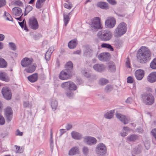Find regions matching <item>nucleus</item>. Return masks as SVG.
<instances>
[{
	"label": "nucleus",
	"mask_w": 156,
	"mask_h": 156,
	"mask_svg": "<svg viewBox=\"0 0 156 156\" xmlns=\"http://www.w3.org/2000/svg\"><path fill=\"white\" fill-rule=\"evenodd\" d=\"M107 2L112 5H115L117 4V2L115 0H107Z\"/></svg>",
	"instance_id": "603ef678"
},
{
	"label": "nucleus",
	"mask_w": 156,
	"mask_h": 156,
	"mask_svg": "<svg viewBox=\"0 0 156 156\" xmlns=\"http://www.w3.org/2000/svg\"><path fill=\"white\" fill-rule=\"evenodd\" d=\"M101 46L102 48L109 49L112 51H113L114 50L112 46L109 44L103 43L101 44Z\"/></svg>",
	"instance_id": "2f4dec72"
},
{
	"label": "nucleus",
	"mask_w": 156,
	"mask_h": 156,
	"mask_svg": "<svg viewBox=\"0 0 156 156\" xmlns=\"http://www.w3.org/2000/svg\"><path fill=\"white\" fill-rule=\"evenodd\" d=\"M4 16L6 17V20L11 21L12 22L13 21L12 18L9 13L6 12H4Z\"/></svg>",
	"instance_id": "4c0bfd02"
},
{
	"label": "nucleus",
	"mask_w": 156,
	"mask_h": 156,
	"mask_svg": "<svg viewBox=\"0 0 156 156\" xmlns=\"http://www.w3.org/2000/svg\"><path fill=\"white\" fill-rule=\"evenodd\" d=\"M5 0H0V8L4 6L5 5Z\"/></svg>",
	"instance_id": "680f3d73"
},
{
	"label": "nucleus",
	"mask_w": 156,
	"mask_h": 156,
	"mask_svg": "<svg viewBox=\"0 0 156 156\" xmlns=\"http://www.w3.org/2000/svg\"><path fill=\"white\" fill-rule=\"evenodd\" d=\"M93 68L96 71L101 73L105 71L106 67L103 64H96L94 65Z\"/></svg>",
	"instance_id": "dca6fc26"
},
{
	"label": "nucleus",
	"mask_w": 156,
	"mask_h": 156,
	"mask_svg": "<svg viewBox=\"0 0 156 156\" xmlns=\"http://www.w3.org/2000/svg\"><path fill=\"white\" fill-rule=\"evenodd\" d=\"M91 28L95 30L102 28L100 23V19L98 17H96L91 20Z\"/></svg>",
	"instance_id": "20e7f679"
},
{
	"label": "nucleus",
	"mask_w": 156,
	"mask_h": 156,
	"mask_svg": "<svg viewBox=\"0 0 156 156\" xmlns=\"http://www.w3.org/2000/svg\"><path fill=\"white\" fill-rule=\"evenodd\" d=\"M9 44L10 48L12 50L14 51L16 49V46L14 43L12 42H10L9 43Z\"/></svg>",
	"instance_id": "c03bdc74"
},
{
	"label": "nucleus",
	"mask_w": 156,
	"mask_h": 156,
	"mask_svg": "<svg viewBox=\"0 0 156 156\" xmlns=\"http://www.w3.org/2000/svg\"><path fill=\"white\" fill-rule=\"evenodd\" d=\"M5 116L7 121L10 122L12 118V112L11 108L9 107H7L5 110Z\"/></svg>",
	"instance_id": "ddd939ff"
},
{
	"label": "nucleus",
	"mask_w": 156,
	"mask_h": 156,
	"mask_svg": "<svg viewBox=\"0 0 156 156\" xmlns=\"http://www.w3.org/2000/svg\"><path fill=\"white\" fill-rule=\"evenodd\" d=\"M107 151L106 146L102 143L98 144L95 148L96 154L99 156H102L105 155Z\"/></svg>",
	"instance_id": "423d86ee"
},
{
	"label": "nucleus",
	"mask_w": 156,
	"mask_h": 156,
	"mask_svg": "<svg viewBox=\"0 0 156 156\" xmlns=\"http://www.w3.org/2000/svg\"><path fill=\"white\" fill-rule=\"evenodd\" d=\"M66 94L68 97H71L73 96L74 93L73 91L69 90L66 93Z\"/></svg>",
	"instance_id": "a18cd8bd"
},
{
	"label": "nucleus",
	"mask_w": 156,
	"mask_h": 156,
	"mask_svg": "<svg viewBox=\"0 0 156 156\" xmlns=\"http://www.w3.org/2000/svg\"><path fill=\"white\" fill-rule=\"evenodd\" d=\"M114 112V110L110 111L105 114L104 115V117L106 119H111L113 117Z\"/></svg>",
	"instance_id": "bb28decb"
},
{
	"label": "nucleus",
	"mask_w": 156,
	"mask_h": 156,
	"mask_svg": "<svg viewBox=\"0 0 156 156\" xmlns=\"http://www.w3.org/2000/svg\"><path fill=\"white\" fill-rule=\"evenodd\" d=\"M72 76L71 72L66 69L62 70L60 73L59 78L61 80L68 79Z\"/></svg>",
	"instance_id": "0eeeda50"
},
{
	"label": "nucleus",
	"mask_w": 156,
	"mask_h": 156,
	"mask_svg": "<svg viewBox=\"0 0 156 156\" xmlns=\"http://www.w3.org/2000/svg\"><path fill=\"white\" fill-rule=\"evenodd\" d=\"M76 82L77 85H80L83 83L82 80L80 78H78L76 79Z\"/></svg>",
	"instance_id": "4d7b16f0"
},
{
	"label": "nucleus",
	"mask_w": 156,
	"mask_h": 156,
	"mask_svg": "<svg viewBox=\"0 0 156 156\" xmlns=\"http://www.w3.org/2000/svg\"><path fill=\"white\" fill-rule=\"evenodd\" d=\"M32 9L33 7L32 6H30V5H27L26 7V8L25 9L24 16H25L27 15L28 13L32 10Z\"/></svg>",
	"instance_id": "f704fd0d"
},
{
	"label": "nucleus",
	"mask_w": 156,
	"mask_h": 156,
	"mask_svg": "<svg viewBox=\"0 0 156 156\" xmlns=\"http://www.w3.org/2000/svg\"><path fill=\"white\" fill-rule=\"evenodd\" d=\"M108 82V80L105 78H102L100 79L99 81V84L101 85H104Z\"/></svg>",
	"instance_id": "72a5a7b5"
},
{
	"label": "nucleus",
	"mask_w": 156,
	"mask_h": 156,
	"mask_svg": "<svg viewBox=\"0 0 156 156\" xmlns=\"http://www.w3.org/2000/svg\"><path fill=\"white\" fill-rule=\"evenodd\" d=\"M120 134L122 136H125L127 135V133L126 132H122L120 133Z\"/></svg>",
	"instance_id": "774afa93"
},
{
	"label": "nucleus",
	"mask_w": 156,
	"mask_h": 156,
	"mask_svg": "<svg viewBox=\"0 0 156 156\" xmlns=\"http://www.w3.org/2000/svg\"><path fill=\"white\" fill-rule=\"evenodd\" d=\"M32 62V58H25L21 61V65L23 67H26L31 65Z\"/></svg>",
	"instance_id": "2eb2a0df"
},
{
	"label": "nucleus",
	"mask_w": 156,
	"mask_h": 156,
	"mask_svg": "<svg viewBox=\"0 0 156 156\" xmlns=\"http://www.w3.org/2000/svg\"><path fill=\"white\" fill-rule=\"evenodd\" d=\"M127 82L129 83H132L133 82V79L131 76H129L127 78Z\"/></svg>",
	"instance_id": "864d4df0"
},
{
	"label": "nucleus",
	"mask_w": 156,
	"mask_h": 156,
	"mask_svg": "<svg viewBox=\"0 0 156 156\" xmlns=\"http://www.w3.org/2000/svg\"><path fill=\"white\" fill-rule=\"evenodd\" d=\"M28 80L32 83H34L37 81L38 79L37 74L34 73L27 77Z\"/></svg>",
	"instance_id": "5701e85b"
},
{
	"label": "nucleus",
	"mask_w": 156,
	"mask_h": 156,
	"mask_svg": "<svg viewBox=\"0 0 156 156\" xmlns=\"http://www.w3.org/2000/svg\"><path fill=\"white\" fill-rule=\"evenodd\" d=\"M7 66V64L3 58H0V68H5Z\"/></svg>",
	"instance_id": "c85d7f7f"
},
{
	"label": "nucleus",
	"mask_w": 156,
	"mask_h": 156,
	"mask_svg": "<svg viewBox=\"0 0 156 156\" xmlns=\"http://www.w3.org/2000/svg\"><path fill=\"white\" fill-rule=\"evenodd\" d=\"M97 36L101 40L105 41L111 39L112 36V34L109 30H102L99 31L98 33Z\"/></svg>",
	"instance_id": "7ed1b4c3"
},
{
	"label": "nucleus",
	"mask_w": 156,
	"mask_h": 156,
	"mask_svg": "<svg viewBox=\"0 0 156 156\" xmlns=\"http://www.w3.org/2000/svg\"><path fill=\"white\" fill-rule=\"evenodd\" d=\"M132 152L133 153L136 154H137L140 153V149H138L137 148H134Z\"/></svg>",
	"instance_id": "8fccbe9b"
},
{
	"label": "nucleus",
	"mask_w": 156,
	"mask_h": 156,
	"mask_svg": "<svg viewBox=\"0 0 156 156\" xmlns=\"http://www.w3.org/2000/svg\"><path fill=\"white\" fill-rule=\"evenodd\" d=\"M64 7L68 9H70L72 7V5L71 4H68L67 3H65L64 4Z\"/></svg>",
	"instance_id": "3c124183"
},
{
	"label": "nucleus",
	"mask_w": 156,
	"mask_h": 156,
	"mask_svg": "<svg viewBox=\"0 0 156 156\" xmlns=\"http://www.w3.org/2000/svg\"><path fill=\"white\" fill-rule=\"evenodd\" d=\"M70 13H69L68 14L65 15L63 14L64 18V23L65 26H66L68 23L70 18H69V15Z\"/></svg>",
	"instance_id": "cd10ccee"
},
{
	"label": "nucleus",
	"mask_w": 156,
	"mask_h": 156,
	"mask_svg": "<svg viewBox=\"0 0 156 156\" xmlns=\"http://www.w3.org/2000/svg\"><path fill=\"white\" fill-rule=\"evenodd\" d=\"M5 123V121L4 118L0 115V125H4Z\"/></svg>",
	"instance_id": "49530a36"
},
{
	"label": "nucleus",
	"mask_w": 156,
	"mask_h": 156,
	"mask_svg": "<svg viewBox=\"0 0 156 156\" xmlns=\"http://www.w3.org/2000/svg\"><path fill=\"white\" fill-rule=\"evenodd\" d=\"M79 153V149L78 147H73L69 151V154L72 156Z\"/></svg>",
	"instance_id": "412c9836"
},
{
	"label": "nucleus",
	"mask_w": 156,
	"mask_h": 156,
	"mask_svg": "<svg viewBox=\"0 0 156 156\" xmlns=\"http://www.w3.org/2000/svg\"><path fill=\"white\" fill-rule=\"evenodd\" d=\"M0 80L5 82H8L9 78L5 72H0Z\"/></svg>",
	"instance_id": "4be33fe9"
},
{
	"label": "nucleus",
	"mask_w": 156,
	"mask_h": 156,
	"mask_svg": "<svg viewBox=\"0 0 156 156\" xmlns=\"http://www.w3.org/2000/svg\"><path fill=\"white\" fill-rule=\"evenodd\" d=\"M92 51L90 48H88L86 50H85L84 51V53L86 55H87L89 54Z\"/></svg>",
	"instance_id": "052dcab7"
},
{
	"label": "nucleus",
	"mask_w": 156,
	"mask_h": 156,
	"mask_svg": "<svg viewBox=\"0 0 156 156\" xmlns=\"http://www.w3.org/2000/svg\"><path fill=\"white\" fill-rule=\"evenodd\" d=\"M126 67H127L130 68V62L129 61V58H127L126 59Z\"/></svg>",
	"instance_id": "6e6d98bb"
},
{
	"label": "nucleus",
	"mask_w": 156,
	"mask_h": 156,
	"mask_svg": "<svg viewBox=\"0 0 156 156\" xmlns=\"http://www.w3.org/2000/svg\"><path fill=\"white\" fill-rule=\"evenodd\" d=\"M73 68V64L71 62L69 61L66 64L65 66V69L68 70H69L71 72V70Z\"/></svg>",
	"instance_id": "7c9ffc66"
},
{
	"label": "nucleus",
	"mask_w": 156,
	"mask_h": 156,
	"mask_svg": "<svg viewBox=\"0 0 156 156\" xmlns=\"http://www.w3.org/2000/svg\"><path fill=\"white\" fill-rule=\"evenodd\" d=\"M16 134L17 136H21L23 135V133L22 132H20L19 129H18L16 130Z\"/></svg>",
	"instance_id": "0e129e2a"
},
{
	"label": "nucleus",
	"mask_w": 156,
	"mask_h": 156,
	"mask_svg": "<svg viewBox=\"0 0 156 156\" xmlns=\"http://www.w3.org/2000/svg\"><path fill=\"white\" fill-rule=\"evenodd\" d=\"M150 67L152 69H156V58H154L151 62L150 64Z\"/></svg>",
	"instance_id": "473e14b6"
},
{
	"label": "nucleus",
	"mask_w": 156,
	"mask_h": 156,
	"mask_svg": "<svg viewBox=\"0 0 156 156\" xmlns=\"http://www.w3.org/2000/svg\"><path fill=\"white\" fill-rule=\"evenodd\" d=\"M77 41L76 39H74L71 41L68 44L69 47L70 49L75 48L77 45Z\"/></svg>",
	"instance_id": "393cba45"
},
{
	"label": "nucleus",
	"mask_w": 156,
	"mask_h": 156,
	"mask_svg": "<svg viewBox=\"0 0 156 156\" xmlns=\"http://www.w3.org/2000/svg\"><path fill=\"white\" fill-rule=\"evenodd\" d=\"M116 20L113 17H109L107 18L105 22V25L106 27L112 28L115 25Z\"/></svg>",
	"instance_id": "9d476101"
},
{
	"label": "nucleus",
	"mask_w": 156,
	"mask_h": 156,
	"mask_svg": "<svg viewBox=\"0 0 156 156\" xmlns=\"http://www.w3.org/2000/svg\"><path fill=\"white\" fill-rule=\"evenodd\" d=\"M72 127V126L70 124H68L67 125L66 127V129L67 130H68L71 129Z\"/></svg>",
	"instance_id": "69168bd1"
},
{
	"label": "nucleus",
	"mask_w": 156,
	"mask_h": 156,
	"mask_svg": "<svg viewBox=\"0 0 156 156\" xmlns=\"http://www.w3.org/2000/svg\"><path fill=\"white\" fill-rule=\"evenodd\" d=\"M58 102L55 100H52L51 102V106L52 109L55 111L56 110L58 106Z\"/></svg>",
	"instance_id": "c756f323"
},
{
	"label": "nucleus",
	"mask_w": 156,
	"mask_h": 156,
	"mask_svg": "<svg viewBox=\"0 0 156 156\" xmlns=\"http://www.w3.org/2000/svg\"><path fill=\"white\" fill-rule=\"evenodd\" d=\"M105 89L106 92H110L113 89V86L110 85H108L105 87Z\"/></svg>",
	"instance_id": "a19ab883"
},
{
	"label": "nucleus",
	"mask_w": 156,
	"mask_h": 156,
	"mask_svg": "<svg viewBox=\"0 0 156 156\" xmlns=\"http://www.w3.org/2000/svg\"><path fill=\"white\" fill-rule=\"evenodd\" d=\"M151 55L150 51L143 47L138 51L137 57L140 63H145L151 59Z\"/></svg>",
	"instance_id": "f257e3e1"
},
{
	"label": "nucleus",
	"mask_w": 156,
	"mask_h": 156,
	"mask_svg": "<svg viewBox=\"0 0 156 156\" xmlns=\"http://www.w3.org/2000/svg\"><path fill=\"white\" fill-rule=\"evenodd\" d=\"M81 73L84 76L87 78H89L90 77V74L89 73L87 72L84 68L83 69H82Z\"/></svg>",
	"instance_id": "ea45409f"
},
{
	"label": "nucleus",
	"mask_w": 156,
	"mask_h": 156,
	"mask_svg": "<svg viewBox=\"0 0 156 156\" xmlns=\"http://www.w3.org/2000/svg\"><path fill=\"white\" fill-rule=\"evenodd\" d=\"M116 116L118 119L122 122H123L124 124H128L129 122V120L128 118L119 113L116 114Z\"/></svg>",
	"instance_id": "f3484780"
},
{
	"label": "nucleus",
	"mask_w": 156,
	"mask_h": 156,
	"mask_svg": "<svg viewBox=\"0 0 156 156\" xmlns=\"http://www.w3.org/2000/svg\"><path fill=\"white\" fill-rule=\"evenodd\" d=\"M15 5L21 6L23 5L22 2L20 0H17L14 3Z\"/></svg>",
	"instance_id": "5fc2aeb1"
},
{
	"label": "nucleus",
	"mask_w": 156,
	"mask_h": 156,
	"mask_svg": "<svg viewBox=\"0 0 156 156\" xmlns=\"http://www.w3.org/2000/svg\"><path fill=\"white\" fill-rule=\"evenodd\" d=\"M12 12L13 14L16 16H20L22 13L21 9L18 7L13 8Z\"/></svg>",
	"instance_id": "6ab92c4d"
},
{
	"label": "nucleus",
	"mask_w": 156,
	"mask_h": 156,
	"mask_svg": "<svg viewBox=\"0 0 156 156\" xmlns=\"http://www.w3.org/2000/svg\"><path fill=\"white\" fill-rule=\"evenodd\" d=\"M70 84L69 87V90H75L77 88V86L73 82L70 81Z\"/></svg>",
	"instance_id": "c9c22d12"
},
{
	"label": "nucleus",
	"mask_w": 156,
	"mask_h": 156,
	"mask_svg": "<svg viewBox=\"0 0 156 156\" xmlns=\"http://www.w3.org/2000/svg\"><path fill=\"white\" fill-rule=\"evenodd\" d=\"M147 80L150 83H154L156 81V72L150 73L148 76Z\"/></svg>",
	"instance_id": "a211bd4d"
},
{
	"label": "nucleus",
	"mask_w": 156,
	"mask_h": 156,
	"mask_svg": "<svg viewBox=\"0 0 156 156\" xmlns=\"http://www.w3.org/2000/svg\"><path fill=\"white\" fill-rule=\"evenodd\" d=\"M35 69V67L34 66H31L29 68L26 69L25 70L28 73H32Z\"/></svg>",
	"instance_id": "e433bc0d"
},
{
	"label": "nucleus",
	"mask_w": 156,
	"mask_h": 156,
	"mask_svg": "<svg viewBox=\"0 0 156 156\" xmlns=\"http://www.w3.org/2000/svg\"><path fill=\"white\" fill-rule=\"evenodd\" d=\"M29 104L28 101H24L23 102V106L25 107H29Z\"/></svg>",
	"instance_id": "338daca9"
},
{
	"label": "nucleus",
	"mask_w": 156,
	"mask_h": 156,
	"mask_svg": "<svg viewBox=\"0 0 156 156\" xmlns=\"http://www.w3.org/2000/svg\"><path fill=\"white\" fill-rule=\"evenodd\" d=\"M144 75V71L141 69L137 70L135 73V75L136 78L137 80H142Z\"/></svg>",
	"instance_id": "4468645a"
},
{
	"label": "nucleus",
	"mask_w": 156,
	"mask_h": 156,
	"mask_svg": "<svg viewBox=\"0 0 156 156\" xmlns=\"http://www.w3.org/2000/svg\"><path fill=\"white\" fill-rule=\"evenodd\" d=\"M71 135L72 138L76 140H80L82 137V136L81 134L76 131L72 132Z\"/></svg>",
	"instance_id": "aec40b11"
},
{
	"label": "nucleus",
	"mask_w": 156,
	"mask_h": 156,
	"mask_svg": "<svg viewBox=\"0 0 156 156\" xmlns=\"http://www.w3.org/2000/svg\"><path fill=\"white\" fill-rule=\"evenodd\" d=\"M83 141L87 144L91 146L96 144L97 142V140L94 137L86 136L84 138Z\"/></svg>",
	"instance_id": "9b49d317"
},
{
	"label": "nucleus",
	"mask_w": 156,
	"mask_h": 156,
	"mask_svg": "<svg viewBox=\"0 0 156 156\" xmlns=\"http://www.w3.org/2000/svg\"><path fill=\"white\" fill-rule=\"evenodd\" d=\"M98 59L102 61H108L110 59V54L108 52H104L99 54L98 56Z\"/></svg>",
	"instance_id": "f8f14e48"
},
{
	"label": "nucleus",
	"mask_w": 156,
	"mask_h": 156,
	"mask_svg": "<svg viewBox=\"0 0 156 156\" xmlns=\"http://www.w3.org/2000/svg\"><path fill=\"white\" fill-rule=\"evenodd\" d=\"M51 54L47 52L45 55V58L47 61H48L50 60Z\"/></svg>",
	"instance_id": "de8ad7c7"
},
{
	"label": "nucleus",
	"mask_w": 156,
	"mask_h": 156,
	"mask_svg": "<svg viewBox=\"0 0 156 156\" xmlns=\"http://www.w3.org/2000/svg\"><path fill=\"white\" fill-rule=\"evenodd\" d=\"M43 4L44 3L42 2L37 0L36 4V7L37 9H40L42 7Z\"/></svg>",
	"instance_id": "37998d69"
},
{
	"label": "nucleus",
	"mask_w": 156,
	"mask_h": 156,
	"mask_svg": "<svg viewBox=\"0 0 156 156\" xmlns=\"http://www.w3.org/2000/svg\"><path fill=\"white\" fill-rule=\"evenodd\" d=\"M2 93L5 99L9 100L11 99V92L8 88L6 87H3L2 90Z\"/></svg>",
	"instance_id": "6e6552de"
},
{
	"label": "nucleus",
	"mask_w": 156,
	"mask_h": 156,
	"mask_svg": "<svg viewBox=\"0 0 156 156\" xmlns=\"http://www.w3.org/2000/svg\"><path fill=\"white\" fill-rule=\"evenodd\" d=\"M97 6L100 8L105 9H107L109 8L108 4L104 2H98L97 3Z\"/></svg>",
	"instance_id": "b1692460"
},
{
	"label": "nucleus",
	"mask_w": 156,
	"mask_h": 156,
	"mask_svg": "<svg viewBox=\"0 0 156 156\" xmlns=\"http://www.w3.org/2000/svg\"><path fill=\"white\" fill-rule=\"evenodd\" d=\"M142 99L143 102L146 105H150L152 104L154 100L153 95L150 93H144L142 95Z\"/></svg>",
	"instance_id": "39448f33"
},
{
	"label": "nucleus",
	"mask_w": 156,
	"mask_h": 156,
	"mask_svg": "<svg viewBox=\"0 0 156 156\" xmlns=\"http://www.w3.org/2000/svg\"><path fill=\"white\" fill-rule=\"evenodd\" d=\"M138 136L135 134H133L127 137V140L129 141H133L138 139Z\"/></svg>",
	"instance_id": "a878e982"
},
{
	"label": "nucleus",
	"mask_w": 156,
	"mask_h": 156,
	"mask_svg": "<svg viewBox=\"0 0 156 156\" xmlns=\"http://www.w3.org/2000/svg\"><path fill=\"white\" fill-rule=\"evenodd\" d=\"M151 133L154 137L156 139V129H153L151 131Z\"/></svg>",
	"instance_id": "13d9d810"
},
{
	"label": "nucleus",
	"mask_w": 156,
	"mask_h": 156,
	"mask_svg": "<svg viewBox=\"0 0 156 156\" xmlns=\"http://www.w3.org/2000/svg\"><path fill=\"white\" fill-rule=\"evenodd\" d=\"M29 27L33 30H36L38 28V24L37 19L34 16L32 17L29 20Z\"/></svg>",
	"instance_id": "1a4fd4ad"
},
{
	"label": "nucleus",
	"mask_w": 156,
	"mask_h": 156,
	"mask_svg": "<svg viewBox=\"0 0 156 156\" xmlns=\"http://www.w3.org/2000/svg\"><path fill=\"white\" fill-rule=\"evenodd\" d=\"M133 101L132 98L130 97L128 98L126 101V102L128 104H131Z\"/></svg>",
	"instance_id": "bf43d9fd"
},
{
	"label": "nucleus",
	"mask_w": 156,
	"mask_h": 156,
	"mask_svg": "<svg viewBox=\"0 0 156 156\" xmlns=\"http://www.w3.org/2000/svg\"><path fill=\"white\" fill-rule=\"evenodd\" d=\"M82 151L83 154L85 155H87L89 152V149L88 148L84 146L83 147Z\"/></svg>",
	"instance_id": "79ce46f5"
},
{
	"label": "nucleus",
	"mask_w": 156,
	"mask_h": 156,
	"mask_svg": "<svg viewBox=\"0 0 156 156\" xmlns=\"http://www.w3.org/2000/svg\"><path fill=\"white\" fill-rule=\"evenodd\" d=\"M108 68L109 70L111 71H114L116 69V67L115 65H110L108 66Z\"/></svg>",
	"instance_id": "09e8293b"
},
{
	"label": "nucleus",
	"mask_w": 156,
	"mask_h": 156,
	"mask_svg": "<svg viewBox=\"0 0 156 156\" xmlns=\"http://www.w3.org/2000/svg\"><path fill=\"white\" fill-rule=\"evenodd\" d=\"M70 81H68L63 83L61 84V87L62 88H67L69 87L70 84Z\"/></svg>",
	"instance_id": "58836bf2"
},
{
	"label": "nucleus",
	"mask_w": 156,
	"mask_h": 156,
	"mask_svg": "<svg viewBox=\"0 0 156 156\" xmlns=\"http://www.w3.org/2000/svg\"><path fill=\"white\" fill-rule=\"evenodd\" d=\"M127 30L126 24L124 22L120 23L114 32V35L115 37H120L124 34Z\"/></svg>",
	"instance_id": "f03ea898"
},
{
	"label": "nucleus",
	"mask_w": 156,
	"mask_h": 156,
	"mask_svg": "<svg viewBox=\"0 0 156 156\" xmlns=\"http://www.w3.org/2000/svg\"><path fill=\"white\" fill-rule=\"evenodd\" d=\"M54 51V49L53 47H50L48 49V51H47V52L50 53L51 54Z\"/></svg>",
	"instance_id": "e2e57ef3"
}]
</instances>
